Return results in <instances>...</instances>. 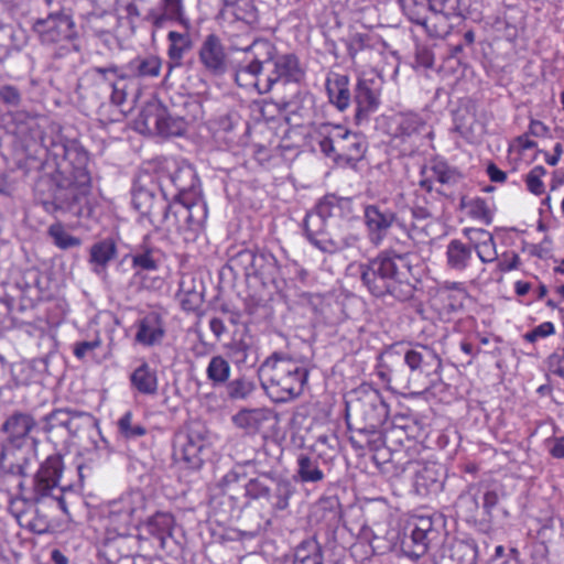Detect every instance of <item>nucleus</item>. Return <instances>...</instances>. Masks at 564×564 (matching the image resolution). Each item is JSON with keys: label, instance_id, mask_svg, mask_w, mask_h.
Returning a JSON list of instances; mask_svg holds the SVG:
<instances>
[{"label": "nucleus", "instance_id": "nucleus-59", "mask_svg": "<svg viewBox=\"0 0 564 564\" xmlns=\"http://www.w3.org/2000/svg\"><path fill=\"white\" fill-rule=\"evenodd\" d=\"M318 148L322 153L329 158H338L337 137L334 127L329 133H318Z\"/></svg>", "mask_w": 564, "mask_h": 564}, {"label": "nucleus", "instance_id": "nucleus-19", "mask_svg": "<svg viewBox=\"0 0 564 564\" xmlns=\"http://www.w3.org/2000/svg\"><path fill=\"white\" fill-rule=\"evenodd\" d=\"M432 533V520L430 518H419L414 522L411 533L404 535L401 542L403 554L413 561H417L427 552Z\"/></svg>", "mask_w": 564, "mask_h": 564}, {"label": "nucleus", "instance_id": "nucleus-53", "mask_svg": "<svg viewBox=\"0 0 564 564\" xmlns=\"http://www.w3.org/2000/svg\"><path fill=\"white\" fill-rule=\"evenodd\" d=\"M116 256V245L110 240L97 242L90 248V261L96 265L106 267Z\"/></svg>", "mask_w": 564, "mask_h": 564}, {"label": "nucleus", "instance_id": "nucleus-9", "mask_svg": "<svg viewBox=\"0 0 564 564\" xmlns=\"http://www.w3.org/2000/svg\"><path fill=\"white\" fill-rule=\"evenodd\" d=\"M207 443L206 426L198 421L191 422L174 435L173 458L185 468L197 470L204 463L203 454Z\"/></svg>", "mask_w": 564, "mask_h": 564}, {"label": "nucleus", "instance_id": "nucleus-6", "mask_svg": "<svg viewBox=\"0 0 564 564\" xmlns=\"http://www.w3.org/2000/svg\"><path fill=\"white\" fill-rule=\"evenodd\" d=\"M389 416V406L380 392L360 387L346 401V421L350 443L357 449L378 451L384 444L381 426Z\"/></svg>", "mask_w": 564, "mask_h": 564}, {"label": "nucleus", "instance_id": "nucleus-27", "mask_svg": "<svg viewBox=\"0 0 564 564\" xmlns=\"http://www.w3.org/2000/svg\"><path fill=\"white\" fill-rule=\"evenodd\" d=\"M132 206L142 216L149 217L152 224H155V210L161 213V207L165 202L156 198L153 191L141 185H134L132 188Z\"/></svg>", "mask_w": 564, "mask_h": 564}, {"label": "nucleus", "instance_id": "nucleus-49", "mask_svg": "<svg viewBox=\"0 0 564 564\" xmlns=\"http://www.w3.org/2000/svg\"><path fill=\"white\" fill-rule=\"evenodd\" d=\"M275 478L270 474H261L249 479L245 485L246 496L253 500H263Z\"/></svg>", "mask_w": 564, "mask_h": 564}, {"label": "nucleus", "instance_id": "nucleus-24", "mask_svg": "<svg viewBox=\"0 0 564 564\" xmlns=\"http://www.w3.org/2000/svg\"><path fill=\"white\" fill-rule=\"evenodd\" d=\"M334 132L337 137L338 158L346 159L347 161H358L366 152L365 139L350 131L344 130L340 127H334Z\"/></svg>", "mask_w": 564, "mask_h": 564}, {"label": "nucleus", "instance_id": "nucleus-57", "mask_svg": "<svg viewBox=\"0 0 564 564\" xmlns=\"http://www.w3.org/2000/svg\"><path fill=\"white\" fill-rule=\"evenodd\" d=\"M118 429L119 432L126 437V438H135L139 436H143L145 434V427L137 424H132V414L131 412L124 413L118 421Z\"/></svg>", "mask_w": 564, "mask_h": 564}, {"label": "nucleus", "instance_id": "nucleus-61", "mask_svg": "<svg viewBox=\"0 0 564 564\" xmlns=\"http://www.w3.org/2000/svg\"><path fill=\"white\" fill-rule=\"evenodd\" d=\"M0 99L9 107H19L21 104V94L15 86L3 85L0 87Z\"/></svg>", "mask_w": 564, "mask_h": 564}, {"label": "nucleus", "instance_id": "nucleus-34", "mask_svg": "<svg viewBox=\"0 0 564 564\" xmlns=\"http://www.w3.org/2000/svg\"><path fill=\"white\" fill-rule=\"evenodd\" d=\"M393 126V137L406 141L425 128V121L416 113L405 112L394 117Z\"/></svg>", "mask_w": 564, "mask_h": 564}, {"label": "nucleus", "instance_id": "nucleus-41", "mask_svg": "<svg viewBox=\"0 0 564 564\" xmlns=\"http://www.w3.org/2000/svg\"><path fill=\"white\" fill-rule=\"evenodd\" d=\"M28 43V36L23 29L11 24H0V48L9 55L12 51L22 50Z\"/></svg>", "mask_w": 564, "mask_h": 564}, {"label": "nucleus", "instance_id": "nucleus-22", "mask_svg": "<svg viewBox=\"0 0 564 564\" xmlns=\"http://www.w3.org/2000/svg\"><path fill=\"white\" fill-rule=\"evenodd\" d=\"M429 9L432 14V37H441L447 33L452 17H458L459 0H429Z\"/></svg>", "mask_w": 564, "mask_h": 564}, {"label": "nucleus", "instance_id": "nucleus-62", "mask_svg": "<svg viewBox=\"0 0 564 564\" xmlns=\"http://www.w3.org/2000/svg\"><path fill=\"white\" fill-rule=\"evenodd\" d=\"M415 62L424 68L434 66V53L427 45H417L415 50Z\"/></svg>", "mask_w": 564, "mask_h": 564}, {"label": "nucleus", "instance_id": "nucleus-30", "mask_svg": "<svg viewBox=\"0 0 564 564\" xmlns=\"http://www.w3.org/2000/svg\"><path fill=\"white\" fill-rule=\"evenodd\" d=\"M162 59L156 55L137 56L126 65V78H155L160 75Z\"/></svg>", "mask_w": 564, "mask_h": 564}, {"label": "nucleus", "instance_id": "nucleus-25", "mask_svg": "<svg viewBox=\"0 0 564 564\" xmlns=\"http://www.w3.org/2000/svg\"><path fill=\"white\" fill-rule=\"evenodd\" d=\"M160 214L159 225L164 226L166 230L178 234L188 231L185 199H175L172 204L164 203Z\"/></svg>", "mask_w": 564, "mask_h": 564}, {"label": "nucleus", "instance_id": "nucleus-37", "mask_svg": "<svg viewBox=\"0 0 564 564\" xmlns=\"http://www.w3.org/2000/svg\"><path fill=\"white\" fill-rule=\"evenodd\" d=\"M271 417V411L265 408L243 409L232 416L235 425L249 433L258 432Z\"/></svg>", "mask_w": 564, "mask_h": 564}, {"label": "nucleus", "instance_id": "nucleus-51", "mask_svg": "<svg viewBox=\"0 0 564 564\" xmlns=\"http://www.w3.org/2000/svg\"><path fill=\"white\" fill-rule=\"evenodd\" d=\"M432 177H434L442 185H456L462 180V174L454 167L449 166L446 162L437 161L432 167Z\"/></svg>", "mask_w": 564, "mask_h": 564}, {"label": "nucleus", "instance_id": "nucleus-7", "mask_svg": "<svg viewBox=\"0 0 564 564\" xmlns=\"http://www.w3.org/2000/svg\"><path fill=\"white\" fill-rule=\"evenodd\" d=\"M308 373L303 361L283 352H273L258 368L261 386L275 403L299 398L307 383Z\"/></svg>", "mask_w": 564, "mask_h": 564}, {"label": "nucleus", "instance_id": "nucleus-60", "mask_svg": "<svg viewBox=\"0 0 564 564\" xmlns=\"http://www.w3.org/2000/svg\"><path fill=\"white\" fill-rule=\"evenodd\" d=\"M545 174H546V170L541 165L534 166L530 171V173L525 177V182H527L528 189L531 193H533L535 195H540L544 192V184L541 178Z\"/></svg>", "mask_w": 564, "mask_h": 564}, {"label": "nucleus", "instance_id": "nucleus-54", "mask_svg": "<svg viewBox=\"0 0 564 564\" xmlns=\"http://www.w3.org/2000/svg\"><path fill=\"white\" fill-rule=\"evenodd\" d=\"M175 112L187 126L203 119L204 115L200 101L193 97L185 98L182 108L176 109Z\"/></svg>", "mask_w": 564, "mask_h": 564}, {"label": "nucleus", "instance_id": "nucleus-12", "mask_svg": "<svg viewBox=\"0 0 564 564\" xmlns=\"http://www.w3.org/2000/svg\"><path fill=\"white\" fill-rule=\"evenodd\" d=\"M406 471L414 474V488L420 496L437 495L444 488L445 470L437 463L406 460L402 466L395 467L394 475L401 476Z\"/></svg>", "mask_w": 564, "mask_h": 564}, {"label": "nucleus", "instance_id": "nucleus-46", "mask_svg": "<svg viewBox=\"0 0 564 564\" xmlns=\"http://www.w3.org/2000/svg\"><path fill=\"white\" fill-rule=\"evenodd\" d=\"M91 73L95 84L101 87L105 93H109L111 84H116L119 79H126L124 73H122L121 68L116 65H110L107 67H94Z\"/></svg>", "mask_w": 564, "mask_h": 564}, {"label": "nucleus", "instance_id": "nucleus-5", "mask_svg": "<svg viewBox=\"0 0 564 564\" xmlns=\"http://www.w3.org/2000/svg\"><path fill=\"white\" fill-rule=\"evenodd\" d=\"M412 254L393 249L381 251L367 263L359 264L362 284L377 297L391 295L398 301L413 297Z\"/></svg>", "mask_w": 564, "mask_h": 564}, {"label": "nucleus", "instance_id": "nucleus-64", "mask_svg": "<svg viewBox=\"0 0 564 564\" xmlns=\"http://www.w3.org/2000/svg\"><path fill=\"white\" fill-rule=\"evenodd\" d=\"M550 371L564 379V356L553 352L547 358Z\"/></svg>", "mask_w": 564, "mask_h": 564}, {"label": "nucleus", "instance_id": "nucleus-3", "mask_svg": "<svg viewBox=\"0 0 564 564\" xmlns=\"http://www.w3.org/2000/svg\"><path fill=\"white\" fill-rule=\"evenodd\" d=\"M55 155L62 158L52 180L56 186L53 193L55 208L77 218H90L94 204L90 199L91 178L87 170V152L77 142L69 141L57 145Z\"/></svg>", "mask_w": 564, "mask_h": 564}, {"label": "nucleus", "instance_id": "nucleus-47", "mask_svg": "<svg viewBox=\"0 0 564 564\" xmlns=\"http://www.w3.org/2000/svg\"><path fill=\"white\" fill-rule=\"evenodd\" d=\"M377 375L382 381L394 386L397 389L411 390V378L402 369H394L381 362Z\"/></svg>", "mask_w": 564, "mask_h": 564}, {"label": "nucleus", "instance_id": "nucleus-13", "mask_svg": "<svg viewBox=\"0 0 564 564\" xmlns=\"http://www.w3.org/2000/svg\"><path fill=\"white\" fill-rule=\"evenodd\" d=\"M403 361L412 375L411 382H416L421 376L427 379L422 386L423 389H427L433 381L432 377H440L442 370V359L427 345L417 344L405 350Z\"/></svg>", "mask_w": 564, "mask_h": 564}, {"label": "nucleus", "instance_id": "nucleus-23", "mask_svg": "<svg viewBox=\"0 0 564 564\" xmlns=\"http://www.w3.org/2000/svg\"><path fill=\"white\" fill-rule=\"evenodd\" d=\"M96 436L100 437L97 419L90 413L74 411L68 432L66 434V442L70 438H78L80 441L87 438L96 449H101V446L97 444Z\"/></svg>", "mask_w": 564, "mask_h": 564}, {"label": "nucleus", "instance_id": "nucleus-11", "mask_svg": "<svg viewBox=\"0 0 564 564\" xmlns=\"http://www.w3.org/2000/svg\"><path fill=\"white\" fill-rule=\"evenodd\" d=\"M364 220L369 239L376 246L383 241L393 225L401 228L408 236H410L413 228L412 224L408 225L403 219H400L397 213L391 210L383 202L366 205L364 207Z\"/></svg>", "mask_w": 564, "mask_h": 564}, {"label": "nucleus", "instance_id": "nucleus-56", "mask_svg": "<svg viewBox=\"0 0 564 564\" xmlns=\"http://www.w3.org/2000/svg\"><path fill=\"white\" fill-rule=\"evenodd\" d=\"M180 302L181 306L186 312H194L200 307L203 303V294L195 289L186 290L184 288V283L181 284V293H180Z\"/></svg>", "mask_w": 564, "mask_h": 564}, {"label": "nucleus", "instance_id": "nucleus-36", "mask_svg": "<svg viewBox=\"0 0 564 564\" xmlns=\"http://www.w3.org/2000/svg\"><path fill=\"white\" fill-rule=\"evenodd\" d=\"M158 250L149 248L145 245L139 247L134 253L131 254V265L134 270V276L144 283V272H153L159 269L160 259Z\"/></svg>", "mask_w": 564, "mask_h": 564}, {"label": "nucleus", "instance_id": "nucleus-21", "mask_svg": "<svg viewBox=\"0 0 564 564\" xmlns=\"http://www.w3.org/2000/svg\"><path fill=\"white\" fill-rule=\"evenodd\" d=\"M476 257L474 248L470 245L464 243L458 239H453L446 247V265L449 270L465 273L467 276L474 279L479 278L474 269Z\"/></svg>", "mask_w": 564, "mask_h": 564}, {"label": "nucleus", "instance_id": "nucleus-43", "mask_svg": "<svg viewBox=\"0 0 564 564\" xmlns=\"http://www.w3.org/2000/svg\"><path fill=\"white\" fill-rule=\"evenodd\" d=\"M169 181L177 191L174 195V199H185V194L195 188L196 176L192 167L183 166L176 169L175 172L170 175Z\"/></svg>", "mask_w": 564, "mask_h": 564}, {"label": "nucleus", "instance_id": "nucleus-50", "mask_svg": "<svg viewBox=\"0 0 564 564\" xmlns=\"http://www.w3.org/2000/svg\"><path fill=\"white\" fill-rule=\"evenodd\" d=\"M47 234L53 240V243L62 250L76 248L82 245V240L67 232L64 226L59 223L52 224L48 227Z\"/></svg>", "mask_w": 564, "mask_h": 564}, {"label": "nucleus", "instance_id": "nucleus-18", "mask_svg": "<svg viewBox=\"0 0 564 564\" xmlns=\"http://www.w3.org/2000/svg\"><path fill=\"white\" fill-rule=\"evenodd\" d=\"M354 101L356 104V123L368 121L369 116L377 111L380 105V89L377 82L359 78L355 86Z\"/></svg>", "mask_w": 564, "mask_h": 564}, {"label": "nucleus", "instance_id": "nucleus-10", "mask_svg": "<svg viewBox=\"0 0 564 564\" xmlns=\"http://www.w3.org/2000/svg\"><path fill=\"white\" fill-rule=\"evenodd\" d=\"M147 499L141 491H130L108 506L106 532L130 534L144 517Z\"/></svg>", "mask_w": 564, "mask_h": 564}, {"label": "nucleus", "instance_id": "nucleus-33", "mask_svg": "<svg viewBox=\"0 0 564 564\" xmlns=\"http://www.w3.org/2000/svg\"><path fill=\"white\" fill-rule=\"evenodd\" d=\"M326 90L329 101L340 111L348 108L351 101L349 78L346 75L335 74L327 78Z\"/></svg>", "mask_w": 564, "mask_h": 564}, {"label": "nucleus", "instance_id": "nucleus-17", "mask_svg": "<svg viewBox=\"0 0 564 564\" xmlns=\"http://www.w3.org/2000/svg\"><path fill=\"white\" fill-rule=\"evenodd\" d=\"M198 59L206 73L221 76L228 69L227 54L220 39L212 33L202 42L198 50Z\"/></svg>", "mask_w": 564, "mask_h": 564}, {"label": "nucleus", "instance_id": "nucleus-14", "mask_svg": "<svg viewBox=\"0 0 564 564\" xmlns=\"http://www.w3.org/2000/svg\"><path fill=\"white\" fill-rule=\"evenodd\" d=\"M143 549L137 535L106 532L99 556L106 564H137V552Z\"/></svg>", "mask_w": 564, "mask_h": 564}, {"label": "nucleus", "instance_id": "nucleus-48", "mask_svg": "<svg viewBox=\"0 0 564 564\" xmlns=\"http://www.w3.org/2000/svg\"><path fill=\"white\" fill-rule=\"evenodd\" d=\"M378 42V37L369 33H354L347 40L348 55L355 59L358 54L376 48Z\"/></svg>", "mask_w": 564, "mask_h": 564}, {"label": "nucleus", "instance_id": "nucleus-42", "mask_svg": "<svg viewBox=\"0 0 564 564\" xmlns=\"http://www.w3.org/2000/svg\"><path fill=\"white\" fill-rule=\"evenodd\" d=\"M323 549L316 540H305L296 547L294 564H323Z\"/></svg>", "mask_w": 564, "mask_h": 564}, {"label": "nucleus", "instance_id": "nucleus-4", "mask_svg": "<svg viewBox=\"0 0 564 564\" xmlns=\"http://www.w3.org/2000/svg\"><path fill=\"white\" fill-rule=\"evenodd\" d=\"M352 214V199L326 195L306 214L303 221L304 236L315 248L330 254L356 248L360 235L344 228L341 224L351 218Z\"/></svg>", "mask_w": 564, "mask_h": 564}, {"label": "nucleus", "instance_id": "nucleus-44", "mask_svg": "<svg viewBox=\"0 0 564 564\" xmlns=\"http://www.w3.org/2000/svg\"><path fill=\"white\" fill-rule=\"evenodd\" d=\"M231 367L220 355L213 356L206 369L208 380L213 387H220L229 381Z\"/></svg>", "mask_w": 564, "mask_h": 564}, {"label": "nucleus", "instance_id": "nucleus-16", "mask_svg": "<svg viewBox=\"0 0 564 564\" xmlns=\"http://www.w3.org/2000/svg\"><path fill=\"white\" fill-rule=\"evenodd\" d=\"M141 116L144 126L149 130L154 129L163 137L182 135L187 128V124L175 111L174 113H170L164 107L158 104L149 105L144 108Z\"/></svg>", "mask_w": 564, "mask_h": 564}, {"label": "nucleus", "instance_id": "nucleus-40", "mask_svg": "<svg viewBox=\"0 0 564 564\" xmlns=\"http://www.w3.org/2000/svg\"><path fill=\"white\" fill-rule=\"evenodd\" d=\"M131 386L141 394L154 395L158 392V376L155 370L143 362L130 376Z\"/></svg>", "mask_w": 564, "mask_h": 564}, {"label": "nucleus", "instance_id": "nucleus-26", "mask_svg": "<svg viewBox=\"0 0 564 564\" xmlns=\"http://www.w3.org/2000/svg\"><path fill=\"white\" fill-rule=\"evenodd\" d=\"M164 335L161 315L158 312H150L139 322L135 340L144 346H153L161 343Z\"/></svg>", "mask_w": 564, "mask_h": 564}, {"label": "nucleus", "instance_id": "nucleus-58", "mask_svg": "<svg viewBox=\"0 0 564 564\" xmlns=\"http://www.w3.org/2000/svg\"><path fill=\"white\" fill-rule=\"evenodd\" d=\"M257 254L258 252L253 250L243 249L231 258V263L234 267L242 270L246 276H250Z\"/></svg>", "mask_w": 564, "mask_h": 564}, {"label": "nucleus", "instance_id": "nucleus-28", "mask_svg": "<svg viewBox=\"0 0 564 564\" xmlns=\"http://www.w3.org/2000/svg\"><path fill=\"white\" fill-rule=\"evenodd\" d=\"M294 492L295 488L289 479L276 477L263 501L267 502L272 513L276 514L289 507V500Z\"/></svg>", "mask_w": 564, "mask_h": 564}, {"label": "nucleus", "instance_id": "nucleus-1", "mask_svg": "<svg viewBox=\"0 0 564 564\" xmlns=\"http://www.w3.org/2000/svg\"><path fill=\"white\" fill-rule=\"evenodd\" d=\"M34 447L3 441L0 448V489L8 492L9 508L19 516L23 510L18 505L34 506L52 495L62 476L63 459L58 455L48 456L32 479V487L25 488L22 478Z\"/></svg>", "mask_w": 564, "mask_h": 564}, {"label": "nucleus", "instance_id": "nucleus-15", "mask_svg": "<svg viewBox=\"0 0 564 564\" xmlns=\"http://www.w3.org/2000/svg\"><path fill=\"white\" fill-rule=\"evenodd\" d=\"M174 518L169 512H155L138 525V534L143 550H165L167 540L172 538Z\"/></svg>", "mask_w": 564, "mask_h": 564}, {"label": "nucleus", "instance_id": "nucleus-31", "mask_svg": "<svg viewBox=\"0 0 564 564\" xmlns=\"http://www.w3.org/2000/svg\"><path fill=\"white\" fill-rule=\"evenodd\" d=\"M75 410L57 409L48 413L44 419V432L51 440L59 438L66 442L69 423Z\"/></svg>", "mask_w": 564, "mask_h": 564}, {"label": "nucleus", "instance_id": "nucleus-52", "mask_svg": "<svg viewBox=\"0 0 564 564\" xmlns=\"http://www.w3.org/2000/svg\"><path fill=\"white\" fill-rule=\"evenodd\" d=\"M186 216L188 231H198L203 227L207 217L206 205L199 200L192 203L186 202Z\"/></svg>", "mask_w": 564, "mask_h": 564}, {"label": "nucleus", "instance_id": "nucleus-29", "mask_svg": "<svg viewBox=\"0 0 564 564\" xmlns=\"http://www.w3.org/2000/svg\"><path fill=\"white\" fill-rule=\"evenodd\" d=\"M466 234L473 241L474 253L481 263L494 262L498 254L494 236L485 229H467Z\"/></svg>", "mask_w": 564, "mask_h": 564}, {"label": "nucleus", "instance_id": "nucleus-20", "mask_svg": "<svg viewBox=\"0 0 564 564\" xmlns=\"http://www.w3.org/2000/svg\"><path fill=\"white\" fill-rule=\"evenodd\" d=\"M35 426L36 422L31 414L15 411L2 423L1 431L7 435L4 441L35 447L36 440L31 436Z\"/></svg>", "mask_w": 564, "mask_h": 564}, {"label": "nucleus", "instance_id": "nucleus-2", "mask_svg": "<svg viewBox=\"0 0 564 564\" xmlns=\"http://www.w3.org/2000/svg\"><path fill=\"white\" fill-rule=\"evenodd\" d=\"M241 51L243 57L234 68L235 82L241 88L265 95L278 83H300L305 77L299 57L293 53H280L267 39H256Z\"/></svg>", "mask_w": 564, "mask_h": 564}, {"label": "nucleus", "instance_id": "nucleus-45", "mask_svg": "<svg viewBox=\"0 0 564 564\" xmlns=\"http://www.w3.org/2000/svg\"><path fill=\"white\" fill-rule=\"evenodd\" d=\"M225 391L230 401H242L256 391V383L253 380L242 376L228 381L225 384Z\"/></svg>", "mask_w": 564, "mask_h": 564}, {"label": "nucleus", "instance_id": "nucleus-35", "mask_svg": "<svg viewBox=\"0 0 564 564\" xmlns=\"http://www.w3.org/2000/svg\"><path fill=\"white\" fill-rule=\"evenodd\" d=\"M167 41L170 43L167 48L169 67L170 72H172L174 67L182 65L184 55L193 48V40L188 32L170 31L167 33Z\"/></svg>", "mask_w": 564, "mask_h": 564}, {"label": "nucleus", "instance_id": "nucleus-32", "mask_svg": "<svg viewBox=\"0 0 564 564\" xmlns=\"http://www.w3.org/2000/svg\"><path fill=\"white\" fill-rule=\"evenodd\" d=\"M296 464L295 480L303 484H316L325 478L324 471L319 467L321 459L317 456L301 453Z\"/></svg>", "mask_w": 564, "mask_h": 564}, {"label": "nucleus", "instance_id": "nucleus-39", "mask_svg": "<svg viewBox=\"0 0 564 564\" xmlns=\"http://www.w3.org/2000/svg\"><path fill=\"white\" fill-rule=\"evenodd\" d=\"M280 275V267L272 253L258 252L250 276L259 278L263 283L275 284Z\"/></svg>", "mask_w": 564, "mask_h": 564}, {"label": "nucleus", "instance_id": "nucleus-38", "mask_svg": "<svg viewBox=\"0 0 564 564\" xmlns=\"http://www.w3.org/2000/svg\"><path fill=\"white\" fill-rule=\"evenodd\" d=\"M403 13L409 20L424 28L425 32L432 36L430 29L432 24V14L429 9V0H399Z\"/></svg>", "mask_w": 564, "mask_h": 564}, {"label": "nucleus", "instance_id": "nucleus-55", "mask_svg": "<svg viewBox=\"0 0 564 564\" xmlns=\"http://www.w3.org/2000/svg\"><path fill=\"white\" fill-rule=\"evenodd\" d=\"M162 13H152L153 24L155 26H162L167 20L177 21L186 30L191 28V22L184 15L183 2H180V10L175 13L169 12L167 2L162 0Z\"/></svg>", "mask_w": 564, "mask_h": 564}, {"label": "nucleus", "instance_id": "nucleus-63", "mask_svg": "<svg viewBox=\"0 0 564 564\" xmlns=\"http://www.w3.org/2000/svg\"><path fill=\"white\" fill-rule=\"evenodd\" d=\"M500 497H501V494L499 492L498 489H488L484 494L482 508H484L485 514L487 517H489V518L492 517V510L498 505Z\"/></svg>", "mask_w": 564, "mask_h": 564}, {"label": "nucleus", "instance_id": "nucleus-8", "mask_svg": "<svg viewBox=\"0 0 564 564\" xmlns=\"http://www.w3.org/2000/svg\"><path fill=\"white\" fill-rule=\"evenodd\" d=\"M32 29L42 44H61L59 51L56 53L57 56L78 51L73 43L77 35L75 23L72 17L65 12H54L45 18H39L33 22Z\"/></svg>", "mask_w": 564, "mask_h": 564}]
</instances>
